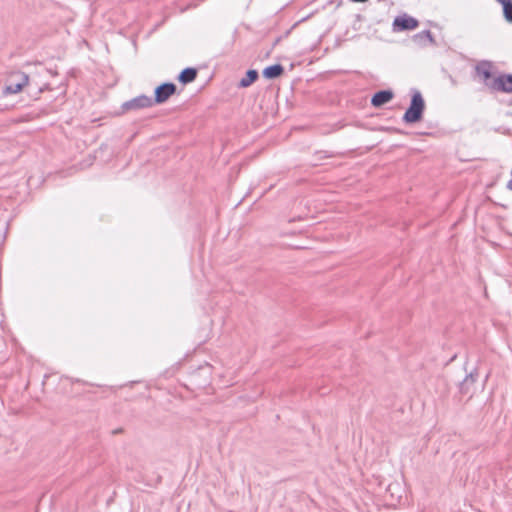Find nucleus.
I'll list each match as a JSON object with an SVG mask.
<instances>
[{
  "mask_svg": "<svg viewBox=\"0 0 512 512\" xmlns=\"http://www.w3.org/2000/svg\"><path fill=\"white\" fill-rule=\"evenodd\" d=\"M425 110V101L421 92L417 89H411L410 105L404 113L402 120L406 124L419 122Z\"/></svg>",
  "mask_w": 512,
  "mask_h": 512,
  "instance_id": "obj_1",
  "label": "nucleus"
},
{
  "mask_svg": "<svg viewBox=\"0 0 512 512\" xmlns=\"http://www.w3.org/2000/svg\"><path fill=\"white\" fill-rule=\"evenodd\" d=\"M29 76L23 72L12 74L10 83L4 89L5 94H16L28 84Z\"/></svg>",
  "mask_w": 512,
  "mask_h": 512,
  "instance_id": "obj_2",
  "label": "nucleus"
},
{
  "mask_svg": "<svg viewBox=\"0 0 512 512\" xmlns=\"http://www.w3.org/2000/svg\"><path fill=\"white\" fill-rule=\"evenodd\" d=\"M153 105V99L146 95H139L131 100L124 102L121 106L124 112L136 111L143 108H148Z\"/></svg>",
  "mask_w": 512,
  "mask_h": 512,
  "instance_id": "obj_3",
  "label": "nucleus"
},
{
  "mask_svg": "<svg viewBox=\"0 0 512 512\" xmlns=\"http://www.w3.org/2000/svg\"><path fill=\"white\" fill-rule=\"evenodd\" d=\"M488 88L494 91L512 93V74H503L493 78Z\"/></svg>",
  "mask_w": 512,
  "mask_h": 512,
  "instance_id": "obj_4",
  "label": "nucleus"
},
{
  "mask_svg": "<svg viewBox=\"0 0 512 512\" xmlns=\"http://www.w3.org/2000/svg\"><path fill=\"white\" fill-rule=\"evenodd\" d=\"M176 91V85L171 82L163 83L156 87L155 89V98L153 100V104H161L164 103L168 98L173 95Z\"/></svg>",
  "mask_w": 512,
  "mask_h": 512,
  "instance_id": "obj_5",
  "label": "nucleus"
},
{
  "mask_svg": "<svg viewBox=\"0 0 512 512\" xmlns=\"http://www.w3.org/2000/svg\"><path fill=\"white\" fill-rule=\"evenodd\" d=\"M419 25V22L417 19L408 16H398L393 21V30L394 31H405V30H413L417 28Z\"/></svg>",
  "mask_w": 512,
  "mask_h": 512,
  "instance_id": "obj_6",
  "label": "nucleus"
},
{
  "mask_svg": "<svg viewBox=\"0 0 512 512\" xmlns=\"http://www.w3.org/2000/svg\"><path fill=\"white\" fill-rule=\"evenodd\" d=\"M492 64L489 61H481L475 66V72L476 74L481 77L485 83V85L488 87V84L491 83L493 79L492 77Z\"/></svg>",
  "mask_w": 512,
  "mask_h": 512,
  "instance_id": "obj_7",
  "label": "nucleus"
},
{
  "mask_svg": "<svg viewBox=\"0 0 512 512\" xmlns=\"http://www.w3.org/2000/svg\"><path fill=\"white\" fill-rule=\"evenodd\" d=\"M393 98V92L390 90H381L376 92L372 99L371 104L374 107H381L382 105L388 103Z\"/></svg>",
  "mask_w": 512,
  "mask_h": 512,
  "instance_id": "obj_8",
  "label": "nucleus"
},
{
  "mask_svg": "<svg viewBox=\"0 0 512 512\" xmlns=\"http://www.w3.org/2000/svg\"><path fill=\"white\" fill-rule=\"evenodd\" d=\"M284 72V68L281 64H274L271 66L266 67L263 70V76L266 79H275L281 76Z\"/></svg>",
  "mask_w": 512,
  "mask_h": 512,
  "instance_id": "obj_9",
  "label": "nucleus"
},
{
  "mask_svg": "<svg viewBox=\"0 0 512 512\" xmlns=\"http://www.w3.org/2000/svg\"><path fill=\"white\" fill-rule=\"evenodd\" d=\"M197 77V70L194 69V68H185L183 69L179 76H178V80L183 83V84H188V83H191L193 82Z\"/></svg>",
  "mask_w": 512,
  "mask_h": 512,
  "instance_id": "obj_10",
  "label": "nucleus"
},
{
  "mask_svg": "<svg viewBox=\"0 0 512 512\" xmlns=\"http://www.w3.org/2000/svg\"><path fill=\"white\" fill-rule=\"evenodd\" d=\"M258 78V72L254 69H250L246 72V75L240 80L239 86L246 88L254 83Z\"/></svg>",
  "mask_w": 512,
  "mask_h": 512,
  "instance_id": "obj_11",
  "label": "nucleus"
},
{
  "mask_svg": "<svg viewBox=\"0 0 512 512\" xmlns=\"http://www.w3.org/2000/svg\"><path fill=\"white\" fill-rule=\"evenodd\" d=\"M414 41L418 44H424L427 41L430 44L434 43L433 36L429 30H424L422 32L417 33L413 37Z\"/></svg>",
  "mask_w": 512,
  "mask_h": 512,
  "instance_id": "obj_12",
  "label": "nucleus"
},
{
  "mask_svg": "<svg viewBox=\"0 0 512 512\" xmlns=\"http://www.w3.org/2000/svg\"><path fill=\"white\" fill-rule=\"evenodd\" d=\"M476 378H477V373H474V372H470L466 378L462 381V383L460 384V389L462 392H465L466 388L468 387V385L470 383H474L476 381Z\"/></svg>",
  "mask_w": 512,
  "mask_h": 512,
  "instance_id": "obj_13",
  "label": "nucleus"
},
{
  "mask_svg": "<svg viewBox=\"0 0 512 512\" xmlns=\"http://www.w3.org/2000/svg\"><path fill=\"white\" fill-rule=\"evenodd\" d=\"M504 19L512 24V4L503 11Z\"/></svg>",
  "mask_w": 512,
  "mask_h": 512,
  "instance_id": "obj_14",
  "label": "nucleus"
},
{
  "mask_svg": "<svg viewBox=\"0 0 512 512\" xmlns=\"http://www.w3.org/2000/svg\"><path fill=\"white\" fill-rule=\"evenodd\" d=\"M502 5L503 11L512 4V0H501L499 2Z\"/></svg>",
  "mask_w": 512,
  "mask_h": 512,
  "instance_id": "obj_15",
  "label": "nucleus"
},
{
  "mask_svg": "<svg viewBox=\"0 0 512 512\" xmlns=\"http://www.w3.org/2000/svg\"><path fill=\"white\" fill-rule=\"evenodd\" d=\"M507 188L512 191V179L508 181Z\"/></svg>",
  "mask_w": 512,
  "mask_h": 512,
  "instance_id": "obj_16",
  "label": "nucleus"
},
{
  "mask_svg": "<svg viewBox=\"0 0 512 512\" xmlns=\"http://www.w3.org/2000/svg\"><path fill=\"white\" fill-rule=\"evenodd\" d=\"M498 3L501 1V0H496Z\"/></svg>",
  "mask_w": 512,
  "mask_h": 512,
  "instance_id": "obj_17",
  "label": "nucleus"
}]
</instances>
